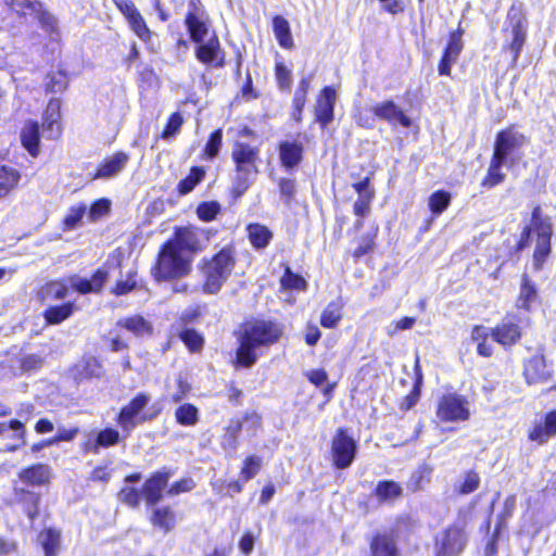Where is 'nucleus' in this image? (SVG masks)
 Instances as JSON below:
<instances>
[{
    "instance_id": "1",
    "label": "nucleus",
    "mask_w": 556,
    "mask_h": 556,
    "mask_svg": "<svg viewBox=\"0 0 556 556\" xmlns=\"http://www.w3.org/2000/svg\"><path fill=\"white\" fill-rule=\"evenodd\" d=\"M282 333V326L270 320H253L244 324L239 339L237 364L251 367L258 357L255 350L276 343Z\"/></svg>"
},
{
    "instance_id": "2",
    "label": "nucleus",
    "mask_w": 556,
    "mask_h": 556,
    "mask_svg": "<svg viewBox=\"0 0 556 556\" xmlns=\"http://www.w3.org/2000/svg\"><path fill=\"white\" fill-rule=\"evenodd\" d=\"M258 147L239 140L233 143L231 159L236 165L233 192L237 197L248 190L252 178L258 173Z\"/></svg>"
},
{
    "instance_id": "3",
    "label": "nucleus",
    "mask_w": 556,
    "mask_h": 556,
    "mask_svg": "<svg viewBox=\"0 0 556 556\" xmlns=\"http://www.w3.org/2000/svg\"><path fill=\"white\" fill-rule=\"evenodd\" d=\"M235 265L233 257L227 250H222L203 266V292L216 294L230 276Z\"/></svg>"
},
{
    "instance_id": "4",
    "label": "nucleus",
    "mask_w": 556,
    "mask_h": 556,
    "mask_svg": "<svg viewBox=\"0 0 556 556\" xmlns=\"http://www.w3.org/2000/svg\"><path fill=\"white\" fill-rule=\"evenodd\" d=\"M189 268V261L177 244L168 242L162 249L153 273L156 280H167L186 275Z\"/></svg>"
},
{
    "instance_id": "5",
    "label": "nucleus",
    "mask_w": 556,
    "mask_h": 556,
    "mask_svg": "<svg viewBox=\"0 0 556 556\" xmlns=\"http://www.w3.org/2000/svg\"><path fill=\"white\" fill-rule=\"evenodd\" d=\"M468 541L465 525L455 523L448 526L435 535V556H459Z\"/></svg>"
},
{
    "instance_id": "6",
    "label": "nucleus",
    "mask_w": 556,
    "mask_h": 556,
    "mask_svg": "<svg viewBox=\"0 0 556 556\" xmlns=\"http://www.w3.org/2000/svg\"><path fill=\"white\" fill-rule=\"evenodd\" d=\"M437 418L442 422H462L470 418L469 402L455 392L443 394L437 404Z\"/></svg>"
},
{
    "instance_id": "7",
    "label": "nucleus",
    "mask_w": 556,
    "mask_h": 556,
    "mask_svg": "<svg viewBox=\"0 0 556 556\" xmlns=\"http://www.w3.org/2000/svg\"><path fill=\"white\" fill-rule=\"evenodd\" d=\"M356 454V442L348 435L346 431L339 429L331 443V455L333 465L339 469L348 468L354 460Z\"/></svg>"
},
{
    "instance_id": "8",
    "label": "nucleus",
    "mask_w": 556,
    "mask_h": 556,
    "mask_svg": "<svg viewBox=\"0 0 556 556\" xmlns=\"http://www.w3.org/2000/svg\"><path fill=\"white\" fill-rule=\"evenodd\" d=\"M150 397L147 394H138L127 406L123 407L117 422L124 431L130 432L138 424L149 419L142 414L143 408L149 403Z\"/></svg>"
},
{
    "instance_id": "9",
    "label": "nucleus",
    "mask_w": 556,
    "mask_h": 556,
    "mask_svg": "<svg viewBox=\"0 0 556 556\" xmlns=\"http://www.w3.org/2000/svg\"><path fill=\"white\" fill-rule=\"evenodd\" d=\"M371 112L379 119L386 121L393 126L399 124L403 127H409L412 125V119L391 100L375 104L371 108Z\"/></svg>"
},
{
    "instance_id": "10",
    "label": "nucleus",
    "mask_w": 556,
    "mask_h": 556,
    "mask_svg": "<svg viewBox=\"0 0 556 556\" xmlns=\"http://www.w3.org/2000/svg\"><path fill=\"white\" fill-rule=\"evenodd\" d=\"M536 232L538 238L533 253V266L535 270H540L551 253V224L546 222L540 223L536 227Z\"/></svg>"
},
{
    "instance_id": "11",
    "label": "nucleus",
    "mask_w": 556,
    "mask_h": 556,
    "mask_svg": "<svg viewBox=\"0 0 556 556\" xmlns=\"http://www.w3.org/2000/svg\"><path fill=\"white\" fill-rule=\"evenodd\" d=\"M489 331L492 340L504 348L515 345L522 337L521 327L511 320H503Z\"/></svg>"
},
{
    "instance_id": "12",
    "label": "nucleus",
    "mask_w": 556,
    "mask_h": 556,
    "mask_svg": "<svg viewBox=\"0 0 556 556\" xmlns=\"http://www.w3.org/2000/svg\"><path fill=\"white\" fill-rule=\"evenodd\" d=\"M197 59L207 65L223 66L224 65V53L220 49L218 38L213 35L206 42H200L195 51Z\"/></svg>"
},
{
    "instance_id": "13",
    "label": "nucleus",
    "mask_w": 556,
    "mask_h": 556,
    "mask_svg": "<svg viewBox=\"0 0 556 556\" xmlns=\"http://www.w3.org/2000/svg\"><path fill=\"white\" fill-rule=\"evenodd\" d=\"M523 143L525 136L522 134L514 128H507L497 134L494 152L506 159L509 153L522 147Z\"/></svg>"
},
{
    "instance_id": "14",
    "label": "nucleus",
    "mask_w": 556,
    "mask_h": 556,
    "mask_svg": "<svg viewBox=\"0 0 556 556\" xmlns=\"http://www.w3.org/2000/svg\"><path fill=\"white\" fill-rule=\"evenodd\" d=\"M61 101L51 100L43 114V134L48 139H56L61 136Z\"/></svg>"
},
{
    "instance_id": "15",
    "label": "nucleus",
    "mask_w": 556,
    "mask_h": 556,
    "mask_svg": "<svg viewBox=\"0 0 556 556\" xmlns=\"http://www.w3.org/2000/svg\"><path fill=\"white\" fill-rule=\"evenodd\" d=\"M336 102V91L332 87H325L317 100L315 106L316 121L326 127L333 118V106Z\"/></svg>"
},
{
    "instance_id": "16",
    "label": "nucleus",
    "mask_w": 556,
    "mask_h": 556,
    "mask_svg": "<svg viewBox=\"0 0 556 556\" xmlns=\"http://www.w3.org/2000/svg\"><path fill=\"white\" fill-rule=\"evenodd\" d=\"M109 279V271L106 269L100 268L98 269L91 279H84L77 276L71 278V286L77 292L81 294H87L90 292L98 293L101 291L103 285Z\"/></svg>"
},
{
    "instance_id": "17",
    "label": "nucleus",
    "mask_w": 556,
    "mask_h": 556,
    "mask_svg": "<svg viewBox=\"0 0 556 556\" xmlns=\"http://www.w3.org/2000/svg\"><path fill=\"white\" fill-rule=\"evenodd\" d=\"M51 468L45 464H36L30 467L23 468L18 472V479L28 485L41 486L50 482Z\"/></svg>"
},
{
    "instance_id": "18",
    "label": "nucleus",
    "mask_w": 556,
    "mask_h": 556,
    "mask_svg": "<svg viewBox=\"0 0 556 556\" xmlns=\"http://www.w3.org/2000/svg\"><path fill=\"white\" fill-rule=\"evenodd\" d=\"M204 239L206 237L203 231L194 228H182L176 232L175 240L169 241V243L177 244V249L181 252L182 250L197 251L201 249Z\"/></svg>"
},
{
    "instance_id": "19",
    "label": "nucleus",
    "mask_w": 556,
    "mask_h": 556,
    "mask_svg": "<svg viewBox=\"0 0 556 556\" xmlns=\"http://www.w3.org/2000/svg\"><path fill=\"white\" fill-rule=\"evenodd\" d=\"M167 481L168 475L162 472H156L146 481L142 495L148 504L153 505L162 500Z\"/></svg>"
},
{
    "instance_id": "20",
    "label": "nucleus",
    "mask_w": 556,
    "mask_h": 556,
    "mask_svg": "<svg viewBox=\"0 0 556 556\" xmlns=\"http://www.w3.org/2000/svg\"><path fill=\"white\" fill-rule=\"evenodd\" d=\"M523 374L528 383H539L546 381L549 377V372L546 368L544 356L533 355L527 359Z\"/></svg>"
},
{
    "instance_id": "21",
    "label": "nucleus",
    "mask_w": 556,
    "mask_h": 556,
    "mask_svg": "<svg viewBox=\"0 0 556 556\" xmlns=\"http://www.w3.org/2000/svg\"><path fill=\"white\" fill-rule=\"evenodd\" d=\"M186 25L191 39L197 42H203L208 35L207 18L202 12H189L186 17Z\"/></svg>"
},
{
    "instance_id": "22",
    "label": "nucleus",
    "mask_w": 556,
    "mask_h": 556,
    "mask_svg": "<svg viewBox=\"0 0 556 556\" xmlns=\"http://www.w3.org/2000/svg\"><path fill=\"white\" fill-rule=\"evenodd\" d=\"M554 435H556V412H551L545 416L543 422H539L533 427L529 433V439L543 444Z\"/></svg>"
},
{
    "instance_id": "23",
    "label": "nucleus",
    "mask_w": 556,
    "mask_h": 556,
    "mask_svg": "<svg viewBox=\"0 0 556 556\" xmlns=\"http://www.w3.org/2000/svg\"><path fill=\"white\" fill-rule=\"evenodd\" d=\"M371 556H399L395 539L390 533L377 534L370 541Z\"/></svg>"
},
{
    "instance_id": "24",
    "label": "nucleus",
    "mask_w": 556,
    "mask_h": 556,
    "mask_svg": "<svg viewBox=\"0 0 556 556\" xmlns=\"http://www.w3.org/2000/svg\"><path fill=\"white\" fill-rule=\"evenodd\" d=\"M303 146L295 141H283L279 144V157L282 166L292 168L302 160Z\"/></svg>"
},
{
    "instance_id": "25",
    "label": "nucleus",
    "mask_w": 556,
    "mask_h": 556,
    "mask_svg": "<svg viewBox=\"0 0 556 556\" xmlns=\"http://www.w3.org/2000/svg\"><path fill=\"white\" fill-rule=\"evenodd\" d=\"M38 543L45 556H58L62 548L61 532L53 528L43 529L38 534Z\"/></svg>"
},
{
    "instance_id": "26",
    "label": "nucleus",
    "mask_w": 556,
    "mask_h": 556,
    "mask_svg": "<svg viewBox=\"0 0 556 556\" xmlns=\"http://www.w3.org/2000/svg\"><path fill=\"white\" fill-rule=\"evenodd\" d=\"M539 299L538 290L534 283L523 275L520 286V291L516 300V307L530 312L532 305L536 303Z\"/></svg>"
},
{
    "instance_id": "27",
    "label": "nucleus",
    "mask_w": 556,
    "mask_h": 556,
    "mask_svg": "<svg viewBox=\"0 0 556 556\" xmlns=\"http://www.w3.org/2000/svg\"><path fill=\"white\" fill-rule=\"evenodd\" d=\"M128 162V155L124 152H117L106 159L99 167L96 178H110L118 174Z\"/></svg>"
},
{
    "instance_id": "28",
    "label": "nucleus",
    "mask_w": 556,
    "mask_h": 556,
    "mask_svg": "<svg viewBox=\"0 0 556 556\" xmlns=\"http://www.w3.org/2000/svg\"><path fill=\"white\" fill-rule=\"evenodd\" d=\"M14 495L17 502L25 506L27 516L30 519H35L39 514L40 495L17 486H14Z\"/></svg>"
},
{
    "instance_id": "29",
    "label": "nucleus",
    "mask_w": 556,
    "mask_h": 556,
    "mask_svg": "<svg viewBox=\"0 0 556 556\" xmlns=\"http://www.w3.org/2000/svg\"><path fill=\"white\" fill-rule=\"evenodd\" d=\"M505 160L506 159L503 157L502 155L493 152V155H492L489 168H488V174L482 181V186L492 188V187L504 181L505 174L503 173L502 167L504 165Z\"/></svg>"
},
{
    "instance_id": "30",
    "label": "nucleus",
    "mask_w": 556,
    "mask_h": 556,
    "mask_svg": "<svg viewBox=\"0 0 556 556\" xmlns=\"http://www.w3.org/2000/svg\"><path fill=\"white\" fill-rule=\"evenodd\" d=\"M23 147L30 155L37 156L39 153V126L36 122L27 123L21 132Z\"/></svg>"
},
{
    "instance_id": "31",
    "label": "nucleus",
    "mask_w": 556,
    "mask_h": 556,
    "mask_svg": "<svg viewBox=\"0 0 556 556\" xmlns=\"http://www.w3.org/2000/svg\"><path fill=\"white\" fill-rule=\"evenodd\" d=\"M21 180V173L11 166H0V199L13 191Z\"/></svg>"
},
{
    "instance_id": "32",
    "label": "nucleus",
    "mask_w": 556,
    "mask_h": 556,
    "mask_svg": "<svg viewBox=\"0 0 556 556\" xmlns=\"http://www.w3.org/2000/svg\"><path fill=\"white\" fill-rule=\"evenodd\" d=\"M273 27L278 43L285 49H291L293 47V38L289 22L282 16H275Z\"/></svg>"
},
{
    "instance_id": "33",
    "label": "nucleus",
    "mask_w": 556,
    "mask_h": 556,
    "mask_svg": "<svg viewBox=\"0 0 556 556\" xmlns=\"http://www.w3.org/2000/svg\"><path fill=\"white\" fill-rule=\"evenodd\" d=\"M67 286L62 281L47 282L38 292V298L41 302L62 300L67 294Z\"/></svg>"
},
{
    "instance_id": "34",
    "label": "nucleus",
    "mask_w": 556,
    "mask_h": 556,
    "mask_svg": "<svg viewBox=\"0 0 556 556\" xmlns=\"http://www.w3.org/2000/svg\"><path fill=\"white\" fill-rule=\"evenodd\" d=\"M248 235L251 244L255 249H263L267 247L273 238L271 231L266 226L261 224L249 225Z\"/></svg>"
},
{
    "instance_id": "35",
    "label": "nucleus",
    "mask_w": 556,
    "mask_h": 556,
    "mask_svg": "<svg viewBox=\"0 0 556 556\" xmlns=\"http://www.w3.org/2000/svg\"><path fill=\"white\" fill-rule=\"evenodd\" d=\"M150 521L154 527H159L166 533L175 527V514L169 507L155 508Z\"/></svg>"
},
{
    "instance_id": "36",
    "label": "nucleus",
    "mask_w": 556,
    "mask_h": 556,
    "mask_svg": "<svg viewBox=\"0 0 556 556\" xmlns=\"http://www.w3.org/2000/svg\"><path fill=\"white\" fill-rule=\"evenodd\" d=\"M491 336L489 328L476 326L471 331V339L478 343L477 352L479 355L490 357L493 354L492 343L488 342Z\"/></svg>"
},
{
    "instance_id": "37",
    "label": "nucleus",
    "mask_w": 556,
    "mask_h": 556,
    "mask_svg": "<svg viewBox=\"0 0 556 556\" xmlns=\"http://www.w3.org/2000/svg\"><path fill=\"white\" fill-rule=\"evenodd\" d=\"M118 325L126 328L136 336L150 334L152 331L151 324L140 315H135L121 319Z\"/></svg>"
},
{
    "instance_id": "38",
    "label": "nucleus",
    "mask_w": 556,
    "mask_h": 556,
    "mask_svg": "<svg viewBox=\"0 0 556 556\" xmlns=\"http://www.w3.org/2000/svg\"><path fill=\"white\" fill-rule=\"evenodd\" d=\"M74 370L79 379L99 377L102 374V367L100 363L93 357L83 359L75 365Z\"/></svg>"
},
{
    "instance_id": "39",
    "label": "nucleus",
    "mask_w": 556,
    "mask_h": 556,
    "mask_svg": "<svg viewBox=\"0 0 556 556\" xmlns=\"http://www.w3.org/2000/svg\"><path fill=\"white\" fill-rule=\"evenodd\" d=\"M73 303H66L61 306H50L45 311V318L48 324L58 325L67 319L73 314Z\"/></svg>"
},
{
    "instance_id": "40",
    "label": "nucleus",
    "mask_w": 556,
    "mask_h": 556,
    "mask_svg": "<svg viewBox=\"0 0 556 556\" xmlns=\"http://www.w3.org/2000/svg\"><path fill=\"white\" fill-rule=\"evenodd\" d=\"M511 34L513 40L509 43L508 49L513 54V62H516L526 40V28L520 18L514 24Z\"/></svg>"
},
{
    "instance_id": "41",
    "label": "nucleus",
    "mask_w": 556,
    "mask_h": 556,
    "mask_svg": "<svg viewBox=\"0 0 556 556\" xmlns=\"http://www.w3.org/2000/svg\"><path fill=\"white\" fill-rule=\"evenodd\" d=\"M380 501L392 502L402 495V488L394 481H382L376 488Z\"/></svg>"
},
{
    "instance_id": "42",
    "label": "nucleus",
    "mask_w": 556,
    "mask_h": 556,
    "mask_svg": "<svg viewBox=\"0 0 556 556\" xmlns=\"http://www.w3.org/2000/svg\"><path fill=\"white\" fill-rule=\"evenodd\" d=\"M47 79L46 89L49 92L59 93L67 89L68 77L63 70L49 74Z\"/></svg>"
},
{
    "instance_id": "43",
    "label": "nucleus",
    "mask_w": 556,
    "mask_h": 556,
    "mask_svg": "<svg viewBox=\"0 0 556 556\" xmlns=\"http://www.w3.org/2000/svg\"><path fill=\"white\" fill-rule=\"evenodd\" d=\"M282 290H299L304 291L307 288L306 280L298 274L291 271L286 267L285 275L280 279Z\"/></svg>"
},
{
    "instance_id": "44",
    "label": "nucleus",
    "mask_w": 556,
    "mask_h": 556,
    "mask_svg": "<svg viewBox=\"0 0 556 556\" xmlns=\"http://www.w3.org/2000/svg\"><path fill=\"white\" fill-rule=\"evenodd\" d=\"M415 375H416V379H415L414 390L401 403V408L404 410H408L413 406H415L419 399V390H420V384L422 381V372H421V369L419 366V357L418 356L416 358V364H415Z\"/></svg>"
},
{
    "instance_id": "45",
    "label": "nucleus",
    "mask_w": 556,
    "mask_h": 556,
    "mask_svg": "<svg viewBox=\"0 0 556 556\" xmlns=\"http://www.w3.org/2000/svg\"><path fill=\"white\" fill-rule=\"evenodd\" d=\"M3 2L20 15H27L41 9V4L36 0H3Z\"/></svg>"
},
{
    "instance_id": "46",
    "label": "nucleus",
    "mask_w": 556,
    "mask_h": 556,
    "mask_svg": "<svg viewBox=\"0 0 556 556\" xmlns=\"http://www.w3.org/2000/svg\"><path fill=\"white\" fill-rule=\"evenodd\" d=\"M87 206L85 204H78L72 206L66 213L63 225L65 230H72L80 225L83 217L85 216Z\"/></svg>"
},
{
    "instance_id": "47",
    "label": "nucleus",
    "mask_w": 556,
    "mask_h": 556,
    "mask_svg": "<svg viewBox=\"0 0 556 556\" xmlns=\"http://www.w3.org/2000/svg\"><path fill=\"white\" fill-rule=\"evenodd\" d=\"M175 416L180 425L193 426L198 421V408L191 404H184L176 409Z\"/></svg>"
},
{
    "instance_id": "48",
    "label": "nucleus",
    "mask_w": 556,
    "mask_h": 556,
    "mask_svg": "<svg viewBox=\"0 0 556 556\" xmlns=\"http://www.w3.org/2000/svg\"><path fill=\"white\" fill-rule=\"evenodd\" d=\"M341 319V306L337 303H329L324 309L320 324L325 328H333Z\"/></svg>"
},
{
    "instance_id": "49",
    "label": "nucleus",
    "mask_w": 556,
    "mask_h": 556,
    "mask_svg": "<svg viewBox=\"0 0 556 556\" xmlns=\"http://www.w3.org/2000/svg\"><path fill=\"white\" fill-rule=\"evenodd\" d=\"M451 195L445 191H437L429 198V207L435 215L441 214L450 205Z\"/></svg>"
},
{
    "instance_id": "50",
    "label": "nucleus",
    "mask_w": 556,
    "mask_h": 556,
    "mask_svg": "<svg viewBox=\"0 0 556 556\" xmlns=\"http://www.w3.org/2000/svg\"><path fill=\"white\" fill-rule=\"evenodd\" d=\"M204 175L205 172L203 168H192L188 177L179 182V192L181 194L190 192L204 178Z\"/></svg>"
},
{
    "instance_id": "51",
    "label": "nucleus",
    "mask_w": 556,
    "mask_h": 556,
    "mask_svg": "<svg viewBox=\"0 0 556 556\" xmlns=\"http://www.w3.org/2000/svg\"><path fill=\"white\" fill-rule=\"evenodd\" d=\"M262 460L257 456L248 457L241 468V476L244 481H249L254 478L261 469Z\"/></svg>"
},
{
    "instance_id": "52",
    "label": "nucleus",
    "mask_w": 556,
    "mask_h": 556,
    "mask_svg": "<svg viewBox=\"0 0 556 556\" xmlns=\"http://www.w3.org/2000/svg\"><path fill=\"white\" fill-rule=\"evenodd\" d=\"M463 50V41H462V31H454L450 36V40L447 47L444 51V54L447 55V59L451 56L457 60L459 53Z\"/></svg>"
},
{
    "instance_id": "53",
    "label": "nucleus",
    "mask_w": 556,
    "mask_h": 556,
    "mask_svg": "<svg viewBox=\"0 0 556 556\" xmlns=\"http://www.w3.org/2000/svg\"><path fill=\"white\" fill-rule=\"evenodd\" d=\"M220 206L217 202H204L197 208V214L204 222L213 220L218 214Z\"/></svg>"
},
{
    "instance_id": "54",
    "label": "nucleus",
    "mask_w": 556,
    "mask_h": 556,
    "mask_svg": "<svg viewBox=\"0 0 556 556\" xmlns=\"http://www.w3.org/2000/svg\"><path fill=\"white\" fill-rule=\"evenodd\" d=\"M479 483V475L475 471H469L464 476L463 481L459 483L458 492L462 494H469L478 489Z\"/></svg>"
},
{
    "instance_id": "55",
    "label": "nucleus",
    "mask_w": 556,
    "mask_h": 556,
    "mask_svg": "<svg viewBox=\"0 0 556 556\" xmlns=\"http://www.w3.org/2000/svg\"><path fill=\"white\" fill-rule=\"evenodd\" d=\"M128 23L136 35L142 40H147L150 37V30L139 12L135 14V16L131 17Z\"/></svg>"
},
{
    "instance_id": "56",
    "label": "nucleus",
    "mask_w": 556,
    "mask_h": 556,
    "mask_svg": "<svg viewBox=\"0 0 556 556\" xmlns=\"http://www.w3.org/2000/svg\"><path fill=\"white\" fill-rule=\"evenodd\" d=\"M182 122L184 119L179 113H173L161 137L163 139H169L175 136L179 131Z\"/></svg>"
},
{
    "instance_id": "57",
    "label": "nucleus",
    "mask_w": 556,
    "mask_h": 556,
    "mask_svg": "<svg viewBox=\"0 0 556 556\" xmlns=\"http://www.w3.org/2000/svg\"><path fill=\"white\" fill-rule=\"evenodd\" d=\"M223 132L222 129L215 130L205 146V153L208 157H215L222 147Z\"/></svg>"
},
{
    "instance_id": "58",
    "label": "nucleus",
    "mask_w": 556,
    "mask_h": 556,
    "mask_svg": "<svg viewBox=\"0 0 556 556\" xmlns=\"http://www.w3.org/2000/svg\"><path fill=\"white\" fill-rule=\"evenodd\" d=\"M119 440V433L114 429H104L99 432L97 438V444L99 446L108 447L114 445Z\"/></svg>"
},
{
    "instance_id": "59",
    "label": "nucleus",
    "mask_w": 556,
    "mask_h": 556,
    "mask_svg": "<svg viewBox=\"0 0 556 556\" xmlns=\"http://www.w3.org/2000/svg\"><path fill=\"white\" fill-rule=\"evenodd\" d=\"M181 340L191 351H198L203 344L202 337L194 330H186L181 333Z\"/></svg>"
},
{
    "instance_id": "60",
    "label": "nucleus",
    "mask_w": 556,
    "mask_h": 556,
    "mask_svg": "<svg viewBox=\"0 0 556 556\" xmlns=\"http://www.w3.org/2000/svg\"><path fill=\"white\" fill-rule=\"evenodd\" d=\"M110 205H111V202L106 199H100L98 201H96L91 207L89 208V218L91 220H96L102 216H104L105 214H108L109 210H110Z\"/></svg>"
},
{
    "instance_id": "61",
    "label": "nucleus",
    "mask_w": 556,
    "mask_h": 556,
    "mask_svg": "<svg viewBox=\"0 0 556 556\" xmlns=\"http://www.w3.org/2000/svg\"><path fill=\"white\" fill-rule=\"evenodd\" d=\"M118 496L123 503L136 507L140 502L141 494L132 486H125L122 489Z\"/></svg>"
},
{
    "instance_id": "62",
    "label": "nucleus",
    "mask_w": 556,
    "mask_h": 556,
    "mask_svg": "<svg viewBox=\"0 0 556 556\" xmlns=\"http://www.w3.org/2000/svg\"><path fill=\"white\" fill-rule=\"evenodd\" d=\"M275 72L279 87L282 89L289 88L291 84V72L287 66L283 63L278 62L276 63Z\"/></svg>"
},
{
    "instance_id": "63",
    "label": "nucleus",
    "mask_w": 556,
    "mask_h": 556,
    "mask_svg": "<svg viewBox=\"0 0 556 556\" xmlns=\"http://www.w3.org/2000/svg\"><path fill=\"white\" fill-rule=\"evenodd\" d=\"M416 323V318L414 317H404L395 323H392L388 326L387 332L389 336H394L400 330H408L414 327Z\"/></svg>"
},
{
    "instance_id": "64",
    "label": "nucleus",
    "mask_w": 556,
    "mask_h": 556,
    "mask_svg": "<svg viewBox=\"0 0 556 556\" xmlns=\"http://www.w3.org/2000/svg\"><path fill=\"white\" fill-rule=\"evenodd\" d=\"M242 430L253 435L261 427V417L256 413L247 414L242 419Z\"/></svg>"
}]
</instances>
